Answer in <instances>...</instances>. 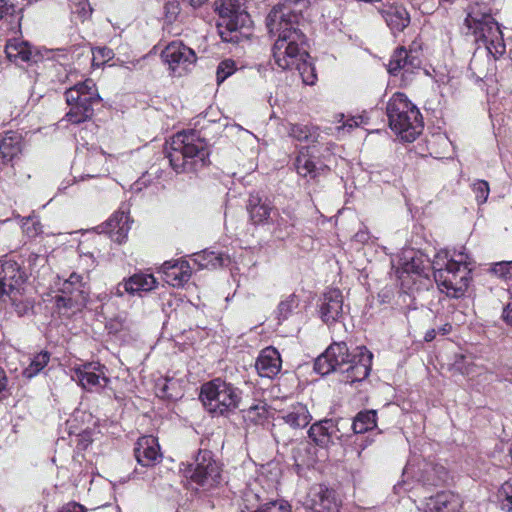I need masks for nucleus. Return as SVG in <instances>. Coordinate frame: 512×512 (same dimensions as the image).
Returning <instances> with one entry per match:
<instances>
[{
	"mask_svg": "<svg viewBox=\"0 0 512 512\" xmlns=\"http://www.w3.org/2000/svg\"><path fill=\"white\" fill-rule=\"evenodd\" d=\"M382 16L393 33L403 31L410 23V15L403 6H387L382 10Z\"/></svg>",
	"mask_w": 512,
	"mask_h": 512,
	"instance_id": "obj_29",
	"label": "nucleus"
},
{
	"mask_svg": "<svg viewBox=\"0 0 512 512\" xmlns=\"http://www.w3.org/2000/svg\"><path fill=\"white\" fill-rule=\"evenodd\" d=\"M288 133L297 141L307 144L316 142L319 137L318 128L309 124H291Z\"/></svg>",
	"mask_w": 512,
	"mask_h": 512,
	"instance_id": "obj_34",
	"label": "nucleus"
},
{
	"mask_svg": "<svg viewBox=\"0 0 512 512\" xmlns=\"http://www.w3.org/2000/svg\"><path fill=\"white\" fill-rule=\"evenodd\" d=\"M200 399L208 413L227 417L239 409L242 390L218 377L201 386Z\"/></svg>",
	"mask_w": 512,
	"mask_h": 512,
	"instance_id": "obj_4",
	"label": "nucleus"
},
{
	"mask_svg": "<svg viewBox=\"0 0 512 512\" xmlns=\"http://www.w3.org/2000/svg\"><path fill=\"white\" fill-rule=\"evenodd\" d=\"M295 68L299 71V73L302 77V80L305 84H307V85L315 84V82L317 80V75L315 73V69L310 63H308L306 61V58L304 60H302L299 63V65H297Z\"/></svg>",
	"mask_w": 512,
	"mask_h": 512,
	"instance_id": "obj_42",
	"label": "nucleus"
},
{
	"mask_svg": "<svg viewBox=\"0 0 512 512\" xmlns=\"http://www.w3.org/2000/svg\"><path fill=\"white\" fill-rule=\"evenodd\" d=\"M454 366L463 375H470L472 373V363L465 355L457 356Z\"/></svg>",
	"mask_w": 512,
	"mask_h": 512,
	"instance_id": "obj_48",
	"label": "nucleus"
},
{
	"mask_svg": "<svg viewBox=\"0 0 512 512\" xmlns=\"http://www.w3.org/2000/svg\"><path fill=\"white\" fill-rule=\"evenodd\" d=\"M159 449L158 440L154 436H143L136 443L135 458L144 467L154 466L161 458Z\"/></svg>",
	"mask_w": 512,
	"mask_h": 512,
	"instance_id": "obj_25",
	"label": "nucleus"
},
{
	"mask_svg": "<svg viewBox=\"0 0 512 512\" xmlns=\"http://www.w3.org/2000/svg\"><path fill=\"white\" fill-rule=\"evenodd\" d=\"M503 318L505 322L512 326V303L508 304L503 310Z\"/></svg>",
	"mask_w": 512,
	"mask_h": 512,
	"instance_id": "obj_56",
	"label": "nucleus"
},
{
	"mask_svg": "<svg viewBox=\"0 0 512 512\" xmlns=\"http://www.w3.org/2000/svg\"><path fill=\"white\" fill-rule=\"evenodd\" d=\"M17 0H0V20H7L9 23H15L19 26L20 15L16 9Z\"/></svg>",
	"mask_w": 512,
	"mask_h": 512,
	"instance_id": "obj_38",
	"label": "nucleus"
},
{
	"mask_svg": "<svg viewBox=\"0 0 512 512\" xmlns=\"http://www.w3.org/2000/svg\"><path fill=\"white\" fill-rule=\"evenodd\" d=\"M454 366L463 375H470L472 373V363L465 355L457 356Z\"/></svg>",
	"mask_w": 512,
	"mask_h": 512,
	"instance_id": "obj_49",
	"label": "nucleus"
},
{
	"mask_svg": "<svg viewBox=\"0 0 512 512\" xmlns=\"http://www.w3.org/2000/svg\"><path fill=\"white\" fill-rule=\"evenodd\" d=\"M213 6L219 17L217 29L221 39L239 43L244 36L241 29L249 22L245 0H215Z\"/></svg>",
	"mask_w": 512,
	"mask_h": 512,
	"instance_id": "obj_6",
	"label": "nucleus"
},
{
	"mask_svg": "<svg viewBox=\"0 0 512 512\" xmlns=\"http://www.w3.org/2000/svg\"><path fill=\"white\" fill-rule=\"evenodd\" d=\"M339 122L341 124L337 125L336 127L339 136H344L345 134L351 132L352 129L366 124L365 118L363 116L345 117L344 115H341V120Z\"/></svg>",
	"mask_w": 512,
	"mask_h": 512,
	"instance_id": "obj_40",
	"label": "nucleus"
},
{
	"mask_svg": "<svg viewBox=\"0 0 512 512\" xmlns=\"http://www.w3.org/2000/svg\"><path fill=\"white\" fill-rule=\"evenodd\" d=\"M295 168L297 173L303 177L314 178L316 176L314 162H296Z\"/></svg>",
	"mask_w": 512,
	"mask_h": 512,
	"instance_id": "obj_50",
	"label": "nucleus"
},
{
	"mask_svg": "<svg viewBox=\"0 0 512 512\" xmlns=\"http://www.w3.org/2000/svg\"><path fill=\"white\" fill-rule=\"evenodd\" d=\"M24 142L18 132H7L0 141V154L4 160H13L23 155Z\"/></svg>",
	"mask_w": 512,
	"mask_h": 512,
	"instance_id": "obj_31",
	"label": "nucleus"
},
{
	"mask_svg": "<svg viewBox=\"0 0 512 512\" xmlns=\"http://www.w3.org/2000/svg\"><path fill=\"white\" fill-rule=\"evenodd\" d=\"M281 418L291 428L303 429L312 420V415L305 404L297 402L282 410Z\"/></svg>",
	"mask_w": 512,
	"mask_h": 512,
	"instance_id": "obj_28",
	"label": "nucleus"
},
{
	"mask_svg": "<svg viewBox=\"0 0 512 512\" xmlns=\"http://www.w3.org/2000/svg\"><path fill=\"white\" fill-rule=\"evenodd\" d=\"M506 169L510 172L512 170V167L510 166V167H508Z\"/></svg>",
	"mask_w": 512,
	"mask_h": 512,
	"instance_id": "obj_62",
	"label": "nucleus"
},
{
	"mask_svg": "<svg viewBox=\"0 0 512 512\" xmlns=\"http://www.w3.org/2000/svg\"><path fill=\"white\" fill-rule=\"evenodd\" d=\"M305 39L302 32H292L287 38H277L273 46L275 64L282 70L295 68L308 57L304 49Z\"/></svg>",
	"mask_w": 512,
	"mask_h": 512,
	"instance_id": "obj_9",
	"label": "nucleus"
},
{
	"mask_svg": "<svg viewBox=\"0 0 512 512\" xmlns=\"http://www.w3.org/2000/svg\"><path fill=\"white\" fill-rule=\"evenodd\" d=\"M352 355L345 342H334L316 358L314 370L321 375L334 371L343 372L346 365L350 363Z\"/></svg>",
	"mask_w": 512,
	"mask_h": 512,
	"instance_id": "obj_16",
	"label": "nucleus"
},
{
	"mask_svg": "<svg viewBox=\"0 0 512 512\" xmlns=\"http://www.w3.org/2000/svg\"><path fill=\"white\" fill-rule=\"evenodd\" d=\"M472 190L478 204H483L487 201L490 193L488 182L485 180H477L472 184Z\"/></svg>",
	"mask_w": 512,
	"mask_h": 512,
	"instance_id": "obj_45",
	"label": "nucleus"
},
{
	"mask_svg": "<svg viewBox=\"0 0 512 512\" xmlns=\"http://www.w3.org/2000/svg\"><path fill=\"white\" fill-rule=\"evenodd\" d=\"M267 404L263 401L242 410V416L246 423L252 425L263 424L268 418Z\"/></svg>",
	"mask_w": 512,
	"mask_h": 512,
	"instance_id": "obj_35",
	"label": "nucleus"
},
{
	"mask_svg": "<svg viewBox=\"0 0 512 512\" xmlns=\"http://www.w3.org/2000/svg\"><path fill=\"white\" fill-rule=\"evenodd\" d=\"M80 13H81V16H82L83 18H86V17L90 16V14H91V9H90V8L86 9L85 7H83V8L81 9V12H80Z\"/></svg>",
	"mask_w": 512,
	"mask_h": 512,
	"instance_id": "obj_61",
	"label": "nucleus"
},
{
	"mask_svg": "<svg viewBox=\"0 0 512 512\" xmlns=\"http://www.w3.org/2000/svg\"><path fill=\"white\" fill-rule=\"evenodd\" d=\"M77 156L86 158H101L106 157V154L104 151L97 148L89 149L83 146L81 148H77Z\"/></svg>",
	"mask_w": 512,
	"mask_h": 512,
	"instance_id": "obj_51",
	"label": "nucleus"
},
{
	"mask_svg": "<svg viewBox=\"0 0 512 512\" xmlns=\"http://www.w3.org/2000/svg\"><path fill=\"white\" fill-rule=\"evenodd\" d=\"M106 371V367L99 362H86L71 368V378L85 391L99 392L110 382Z\"/></svg>",
	"mask_w": 512,
	"mask_h": 512,
	"instance_id": "obj_13",
	"label": "nucleus"
},
{
	"mask_svg": "<svg viewBox=\"0 0 512 512\" xmlns=\"http://www.w3.org/2000/svg\"><path fill=\"white\" fill-rule=\"evenodd\" d=\"M162 272L166 283L173 287H180L187 283L191 277V267L186 260H169L162 264Z\"/></svg>",
	"mask_w": 512,
	"mask_h": 512,
	"instance_id": "obj_23",
	"label": "nucleus"
},
{
	"mask_svg": "<svg viewBox=\"0 0 512 512\" xmlns=\"http://www.w3.org/2000/svg\"><path fill=\"white\" fill-rule=\"evenodd\" d=\"M377 425L376 410L360 411L354 417L352 429L356 434H363L374 429Z\"/></svg>",
	"mask_w": 512,
	"mask_h": 512,
	"instance_id": "obj_33",
	"label": "nucleus"
},
{
	"mask_svg": "<svg viewBox=\"0 0 512 512\" xmlns=\"http://www.w3.org/2000/svg\"><path fill=\"white\" fill-rule=\"evenodd\" d=\"M437 333H438V332H437V330H435V329H430V330H428V331L425 333V336H424L425 341H426V342H430V341L434 340V339H435V337H436V334H437Z\"/></svg>",
	"mask_w": 512,
	"mask_h": 512,
	"instance_id": "obj_58",
	"label": "nucleus"
},
{
	"mask_svg": "<svg viewBox=\"0 0 512 512\" xmlns=\"http://www.w3.org/2000/svg\"><path fill=\"white\" fill-rule=\"evenodd\" d=\"M165 64L174 76H182L196 64L197 57L193 49L181 41H172L161 53Z\"/></svg>",
	"mask_w": 512,
	"mask_h": 512,
	"instance_id": "obj_14",
	"label": "nucleus"
},
{
	"mask_svg": "<svg viewBox=\"0 0 512 512\" xmlns=\"http://www.w3.org/2000/svg\"><path fill=\"white\" fill-rule=\"evenodd\" d=\"M59 292L60 295L55 296V304L64 315L80 311L89 299V289L83 276L75 272L62 282Z\"/></svg>",
	"mask_w": 512,
	"mask_h": 512,
	"instance_id": "obj_8",
	"label": "nucleus"
},
{
	"mask_svg": "<svg viewBox=\"0 0 512 512\" xmlns=\"http://www.w3.org/2000/svg\"><path fill=\"white\" fill-rule=\"evenodd\" d=\"M451 330H452L451 324L446 323L443 326L439 327L437 332L442 334V335H446V334L450 333Z\"/></svg>",
	"mask_w": 512,
	"mask_h": 512,
	"instance_id": "obj_59",
	"label": "nucleus"
},
{
	"mask_svg": "<svg viewBox=\"0 0 512 512\" xmlns=\"http://www.w3.org/2000/svg\"><path fill=\"white\" fill-rule=\"evenodd\" d=\"M391 130L405 142L414 141L423 130L419 109L403 93H395L386 107Z\"/></svg>",
	"mask_w": 512,
	"mask_h": 512,
	"instance_id": "obj_3",
	"label": "nucleus"
},
{
	"mask_svg": "<svg viewBox=\"0 0 512 512\" xmlns=\"http://www.w3.org/2000/svg\"><path fill=\"white\" fill-rule=\"evenodd\" d=\"M164 153L169 160H179L180 158L206 160L210 156V146L195 132L183 131L175 134L166 142Z\"/></svg>",
	"mask_w": 512,
	"mask_h": 512,
	"instance_id": "obj_7",
	"label": "nucleus"
},
{
	"mask_svg": "<svg viewBox=\"0 0 512 512\" xmlns=\"http://www.w3.org/2000/svg\"><path fill=\"white\" fill-rule=\"evenodd\" d=\"M403 476H411L417 482L429 486L442 485L449 478L448 471L443 465L425 459L409 461L404 468Z\"/></svg>",
	"mask_w": 512,
	"mask_h": 512,
	"instance_id": "obj_12",
	"label": "nucleus"
},
{
	"mask_svg": "<svg viewBox=\"0 0 512 512\" xmlns=\"http://www.w3.org/2000/svg\"><path fill=\"white\" fill-rule=\"evenodd\" d=\"M207 1L208 0H188V3L193 8H198V7L202 6L204 3H206Z\"/></svg>",
	"mask_w": 512,
	"mask_h": 512,
	"instance_id": "obj_60",
	"label": "nucleus"
},
{
	"mask_svg": "<svg viewBox=\"0 0 512 512\" xmlns=\"http://www.w3.org/2000/svg\"><path fill=\"white\" fill-rule=\"evenodd\" d=\"M59 512H86V509L76 502H70L63 506Z\"/></svg>",
	"mask_w": 512,
	"mask_h": 512,
	"instance_id": "obj_55",
	"label": "nucleus"
},
{
	"mask_svg": "<svg viewBox=\"0 0 512 512\" xmlns=\"http://www.w3.org/2000/svg\"><path fill=\"white\" fill-rule=\"evenodd\" d=\"M433 275L442 293L450 298H461L465 295L472 280V262L464 251H448L438 253L433 260Z\"/></svg>",
	"mask_w": 512,
	"mask_h": 512,
	"instance_id": "obj_2",
	"label": "nucleus"
},
{
	"mask_svg": "<svg viewBox=\"0 0 512 512\" xmlns=\"http://www.w3.org/2000/svg\"><path fill=\"white\" fill-rule=\"evenodd\" d=\"M236 69V63L231 59H226L220 62L216 71L217 83L220 84L225 81L236 71Z\"/></svg>",
	"mask_w": 512,
	"mask_h": 512,
	"instance_id": "obj_43",
	"label": "nucleus"
},
{
	"mask_svg": "<svg viewBox=\"0 0 512 512\" xmlns=\"http://www.w3.org/2000/svg\"><path fill=\"white\" fill-rule=\"evenodd\" d=\"M466 26L472 31L478 43L485 46V53L477 51L471 59L470 69L478 79L495 75V60L504 55L506 45L503 33L497 21L488 12V8L479 3L470 5Z\"/></svg>",
	"mask_w": 512,
	"mask_h": 512,
	"instance_id": "obj_1",
	"label": "nucleus"
},
{
	"mask_svg": "<svg viewBox=\"0 0 512 512\" xmlns=\"http://www.w3.org/2000/svg\"><path fill=\"white\" fill-rule=\"evenodd\" d=\"M157 280L152 274L135 273L127 279L120 282L113 291L116 296L122 297L125 293L130 295L140 294L141 292H149L155 289Z\"/></svg>",
	"mask_w": 512,
	"mask_h": 512,
	"instance_id": "obj_21",
	"label": "nucleus"
},
{
	"mask_svg": "<svg viewBox=\"0 0 512 512\" xmlns=\"http://www.w3.org/2000/svg\"><path fill=\"white\" fill-rule=\"evenodd\" d=\"M50 357L51 354L48 351H41L33 355L29 364L22 371L23 376L31 379L38 375L48 365Z\"/></svg>",
	"mask_w": 512,
	"mask_h": 512,
	"instance_id": "obj_36",
	"label": "nucleus"
},
{
	"mask_svg": "<svg viewBox=\"0 0 512 512\" xmlns=\"http://www.w3.org/2000/svg\"><path fill=\"white\" fill-rule=\"evenodd\" d=\"M339 428L333 419H323L312 424L308 430L309 438L323 448L333 443V438L339 437Z\"/></svg>",
	"mask_w": 512,
	"mask_h": 512,
	"instance_id": "obj_26",
	"label": "nucleus"
},
{
	"mask_svg": "<svg viewBox=\"0 0 512 512\" xmlns=\"http://www.w3.org/2000/svg\"><path fill=\"white\" fill-rule=\"evenodd\" d=\"M372 359L373 354L365 346L357 347L342 372L345 374L344 381L354 383L366 379L371 371Z\"/></svg>",
	"mask_w": 512,
	"mask_h": 512,
	"instance_id": "obj_19",
	"label": "nucleus"
},
{
	"mask_svg": "<svg viewBox=\"0 0 512 512\" xmlns=\"http://www.w3.org/2000/svg\"><path fill=\"white\" fill-rule=\"evenodd\" d=\"M343 295L339 289L327 290L319 304L320 318L327 325H331L343 318Z\"/></svg>",
	"mask_w": 512,
	"mask_h": 512,
	"instance_id": "obj_20",
	"label": "nucleus"
},
{
	"mask_svg": "<svg viewBox=\"0 0 512 512\" xmlns=\"http://www.w3.org/2000/svg\"><path fill=\"white\" fill-rule=\"evenodd\" d=\"M247 211L251 221L258 225L268 222L273 207L269 203L263 202L258 193H251L247 203Z\"/></svg>",
	"mask_w": 512,
	"mask_h": 512,
	"instance_id": "obj_30",
	"label": "nucleus"
},
{
	"mask_svg": "<svg viewBox=\"0 0 512 512\" xmlns=\"http://www.w3.org/2000/svg\"><path fill=\"white\" fill-rule=\"evenodd\" d=\"M462 502L457 494L442 491L425 499L421 510L423 512H459Z\"/></svg>",
	"mask_w": 512,
	"mask_h": 512,
	"instance_id": "obj_22",
	"label": "nucleus"
},
{
	"mask_svg": "<svg viewBox=\"0 0 512 512\" xmlns=\"http://www.w3.org/2000/svg\"><path fill=\"white\" fill-rule=\"evenodd\" d=\"M27 261L31 270L33 271L36 266H45L47 259L43 255L31 253L28 256Z\"/></svg>",
	"mask_w": 512,
	"mask_h": 512,
	"instance_id": "obj_53",
	"label": "nucleus"
},
{
	"mask_svg": "<svg viewBox=\"0 0 512 512\" xmlns=\"http://www.w3.org/2000/svg\"><path fill=\"white\" fill-rule=\"evenodd\" d=\"M491 272L499 278L512 280V261L495 263L491 268Z\"/></svg>",
	"mask_w": 512,
	"mask_h": 512,
	"instance_id": "obj_46",
	"label": "nucleus"
},
{
	"mask_svg": "<svg viewBox=\"0 0 512 512\" xmlns=\"http://www.w3.org/2000/svg\"><path fill=\"white\" fill-rule=\"evenodd\" d=\"M304 505L313 512H339L340 500L333 489L317 484L309 489Z\"/></svg>",
	"mask_w": 512,
	"mask_h": 512,
	"instance_id": "obj_17",
	"label": "nucleus"
},
{
	"mask_svg": "<svg viewBox=\"0 0 512 512\" xmlns=\"http://www.w3.org/2000/svg\"><path fill=\"white\" fill-rule=\"evenodd\" d=\"M202 258L205 262L199 261L201 267L207 268L209 265L216 267L224 264L223 256L216 255L214 252L204 253Z\"/></svg>",
	"mask_w": 512,
	"mask_h": 512,
	"instance_id": "obj_47",
	"label": "nucleus"
},
{
	"mask_svg": "<svg viewBox=\"0 0 512 512\" xmlns=\"http://www.w3.org/2000/svg\"><path fill=\"white\" fill-rule=\"evenodd\" d=\"M297 307V299L295 295H289L285 300L281 301L277 308L278 318L285 320Z\"/></svg>",
	"mask_w": 512,
	"mask_h": 512,
	"instance_id": "obj_44",
	"label": "nucleus"
},
{
	"mask_svg": "<svg viewBox=\"0 0 512 512\" xmlns=\"http://www.w3.org/2000/svg\"><path fill=\"white\" fill-rule=\"evenodd\" d=\"M371 239L372 235L365 226L359 229L354 235V240L361 244H367L371 241Z\"/></svg>",
	"mask_w": 512,
	"mask_h": 512,
	"instance_id": "obj_52",
	"label": "nucleus"
},
{
	"mask_svg": "<svg viewBox=\"0 0 512 512\" xmlns=\"http://www.w3.org/2000/svg\"><path fill=\"white\" fill-rule=\"evenodd\" d=\"M497 498L502 511L512 512V477L500 486Z\"/></svg>",
	"mask_w": 512,
	"mask_h": 512,
	"instance_id": "obj_37",
	"label": "nucleus"
},
{
	"mask_svg": "<svg viewBox=\"0 0 512 512\" xmlns=\"http://www.w3.org/2000/svg\"><path fill=\"white\" fill-rule=\"evenodd\" d=\"M5 52L10 60L15 62H29L33 59V51L30 45L20 39L9 40Z\"/></svg>",
	"mask_w": 512,
	"mask_h": 512,
	"instance_id": "obj_32",
	"label": "nucleus"
},
{
	"mask_svg": "<svg viewBox=\"0 0 512 512\" xmlns=\"http://www.w3.org/2000/svg\"><path fill=\"white\" fill-rule=\"evenodd\" d=\"M187 162H168V165L177 173H182L185 171V166Z\"/></svg>",
	"mask_w": 512,
	"mask_h": 512,
	"instance_id": "obj_57",
	"label": "nucleus"
},
{
	"mask_svg": "<svg viewBox=\"0 0 512 512\" xmlns=\"http://www.w3.org/2000/svg\"><path fill=\"white\" fill-rule=\"evenodd\" d=\"M91 162H74L71 166V175L75 181H83L86 179L100 176V173L90 167Z\"/></svg>",
	"mask_w": 512,
	"mask_h": 512,
	"instance_id": "obj_39",
	"label": "nucleus"
},
{
	"mask_svg": "<svg viewBox=\"0 0 512 512\" xmlns=\"http://www.w3.org/2000/svg\"><path fill=\"white\" fill-rule=\"evenodd\" d=\"M300 15L296 13L291 2L275 6L268 14L266 25L271 35L277 38H287L292 32H301L298 29Z\"/></svg>",
	"mask_w": 512,
	"mask_h": 512,
	"instance_id": "obj_11",
	"label": "nucleus"
},
{
	"mask_svg": "<svg viewBox=\"0 0 512 512\" xmlns=\"http://www.w3.org/2000/svg\"><path fill=\"white\" fill-rule=\"evenodd\" d=\"M408 50L409 55H416L418 59L421 57V51H422V45L416 38L411 42V44L406 47Z\"/></svg>",
	"mask_w": 512,
	"mask_h": 512,
	"instance_id": "obj_54",
	"label": "nucleus"
},
{
	"mask_svg": "<svg viewBox=\"0 0 512 512\" xmlns=\"http://www.w3.org/2000/svg\"><path fill=\"white\" fill-rule=\"evenodd\" d=\"M100 228L112 241L121 244L126 241L131 229L129 215L124 211H117Z\"/></svg>",
	"mask_w": 512,
	"mask_h": 512,
	"instance_id": "obj_24",
	"label": "nucleus"
},
{
	"mask_svg": "<svg viewBox=\"0 0 512 512\" xmlns=\"http://www.w3.org/2000/svg\"><path fill=\"white\" fill-rule=\"evenodd\" d=\"M26 280V273L16 261L0 260V299L7 296L12 301H16L21 295Z\"/></svg>",
	"mask_w": 512,
	"mask_h": 512,
	"instance_id": "obj_15",
	"label": "nucleus"
},
{
	"mask_svg": "<svg viewBox=\"0 0 512 512\" xmlns=\"http://www.w3.org/2000/svg\"><path fill=\"white\" fill-rule=\"evenodd\" d=\"M64 95L69 108L65 119L72 124L90 120L94 114L93 106L101 101L96 84L88 78L66 89Z\"/></svg>",
	"mask_w": 512,
	"mask_h": 512,
	"instance_id": "obj_5",
	"label": "nucleus"
},
{
	"mask_svg": "<svg viewBox=\"0 0 512 512\" xmlns=\"http://www.w3.org/2000/svg\"><path fill=\"white\" fill-rule=\"evenodd\" d=\"M184 476L199 486L213 487L219 482L220 466L210 451H199L194 462L184 469Z\"/></svg>",
	"mask_w": 512,
	"mask_h": 512,
	"instance_id": "obj_10",
	"label": "nucleus"
},
{
	"mask_svg": "<svg viewBox=\"0 0 512 512\" xmlns=\"http://www.w3.org/2000/svg\"><path fill=\"white\" fill-rule=\"evenodd\" d=\"M114 52L108 47H97L92 49V66L101 67L112 60Z\"/></svg>",
	"mask_w": 512,
	"mask_h": 512,
	"instance_id": "obj_41",
	"label": "nucleus"
},
{
	"mask_svg": "<svg viewBox=\"0 0 512 512\" xmlns=\"http://www.w3.org/2000/svg\"><path fill=\"white\" fill-rule=\"evenodd\" d=\"M255 367L261 377L273 378L278 375L282 367L278 350L271 346L264 348L256 359Z\"/></svg>",
	"mask_w": 512,
	"mask_h": 512,
	"instance_id": "obj_27",
	"label": "nucleus"
},
{
	"mask_svg": "<svg viewBox=\"0 0 512 512\" xmlns=\"http://www.w3.org/2000/svg\"><path fill=\"white\" fill-rule=\"evenodd\" d=\"M421 66V59L416 55H409L406 46L398 47L389 60L387 65L388 73L392 76H399L405 84L410 80V76Z\"/></svg>",
	"mask_w": 512,
	"mask_h": 512,
	"instance_id": "obj_18",
	"label": "nucleus"
}]
</instances>
